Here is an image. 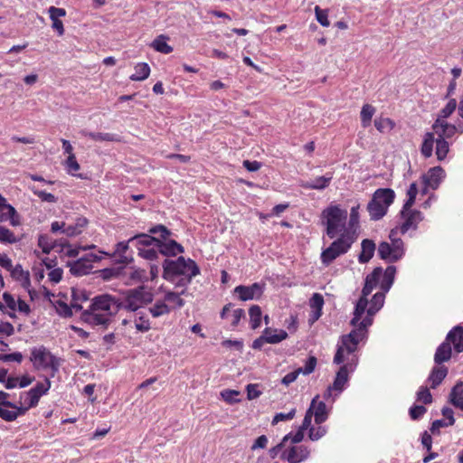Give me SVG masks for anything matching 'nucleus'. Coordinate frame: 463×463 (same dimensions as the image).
Masks as SVG:
<instances>
[{
  "label": "nucleus",
  "instance_id": "obj_1",
  "mask_svg": "<svg viewBox=\"0 0 463 463\" xmlns=\"http://www.w3.org/2000/svg\"><path fill=\"white\" fill-rule=\"evenodd\" d=\"M360 342L343 335L338 344L336 353L334 356V363L342 364L336 373L332 388L336 392L335 396L341 393L346 385L349 374L353 373L358 363V356L355 354Z\"/></svg>",
  "mask_w": 463,
  "mask_h": 463
},
{
  "label": "nucleus",
  "instance_id": "obj_2",
  "mask_svg": "<svg viewBox=\"0 0 463 463\" xmlns=\"http://www.w3.org/2000/svg\"><path fill=\"white\" fill-rule=\"evenodd\" d=\"M118 310V298L109 294H101L92 298L89 308L82 312L81 317L90 325L107 327Z\"/></svg>",
  "mask_w": 463,
  "mask_h": 463
},
{
  "label": "nucleus",
  "instance_id": "obj_3",
  "mask_svg": "<svg viewBox=\"0 0 463 463\" xmlns=\"http://www.w3.org/2000/svg\"><path fill=\"white\" fill-rule=\"evenodd\" d=\"M200 273V269L192 259L179 257L176 260H165L163 263V278L175 285L186 288L193 278Z\"/></svg>",
  "mask_w": 463,
  "mask_h": 463
},
{
  "label": "nucleus",
  "instance_id": "obj_4",
  "mask_svg": "<svg viewBox=\"0 0 463 463\" xmlns=\"http://www.w3.org/2000/svg\"><path fill=\"white\" fill-rule=\"evenodd\" d=\"M385 293H375L371 301L369 302L366 309L365 316L362 317L356 325H352L354 329L346 335L348 338L354 339L358 342H364L367 338L368 328L373 325L374 315L383 307Z\"/></svg>",
  "mask_w": 463,
  "mask_h": 463
},
{
  "label": "nucleus",
  "instance_id": "obj_5",
  "mask_svg": "<svg viewBox=\"0 0 463 463\" xmlns=\"http://www.w3.org/2000/svg\"><path fill=\"white\" fill-rule=\"evenodd\" d=\"M395 193L391 188H379L374 191L366 210L372 221L383 219L393 203Z\"/></svg>",
  "mask_w": 463,
  "mask_h": 463
},
{
  "label": "nucleus",
  "instance_id": "obj_6",
  "mask_svg": "<svg viewBox=\"0 0 463 463\" xmlns=\"http://www.w3.org/2000/svg\"><path fill=\"white\" fill-rule=\"evenodd\" d=\"M323 223L326 226V234L330 239L345 231L347 211L338 205H330L322 212Z\"/></svg>",
  "mask_w": 463,
  "mask_h": 463
},
{
  "label": "nucleus",
  "instance_id": "obj_7",
  "mask_svg": "<svg viewBox=\"0 0 463 463\" xmlns=\"http://www.w3.org/2000/svg\"><path fill=\"white\" fill-rule=\"evenodd\" d=\"M382 277V268H375L373 272L367 275L365 283L362 290V295L357 300L351 325H356L358 321L364 317L365 309L369 304L367 297L372 293L374 288L378 285L380 278Z\"/></svg>",
  "mask_w": 463,
  "mask_h": 463
},
{
  "label": "nucleus",
  "instance_id": "obj_8",
  "mask_svg": "<svg viewBox=\"0 0 463 463\" xmlns=\"http://www.w3.org/2000/svg\"><path fill=\"white\" fill-rule=\"evenodd\" d=\"M153 301V294L143 286L127 291L122 300L118 299V308L128 312L139 309Z\"/></svg>",
  "mask_w": 463,
  "mask_h": 463
},
{
  "label": "nucleus",
  "instance_id": "obj_9",
  "mask_svg": "<svg viewBox=\"0 0 463 463\" xmlns=\"http://www.w3.org/2000/svg\"><path fill=\"white\" fill-rule=\"evenodd\" d=\"M354 239L349 232L340 234V237L334 241L328 248L321 253L320 259L325 266L330 265L336 258L346 253L351 248Z\"/></svg>",
  "mask_w": 463,
  "mask_h": 463
},
{
  "label": "nucleus",
  "instance_id": "obj_10",
  "mask_svg": "<svg viewBox=\"0 0 463 463\" xmlns=\"http://www.w3.org/2000/svg\"><path fill=\"white\" fill-rule=\"evenodd\" d=\"M152 234H159L165 241L158 240L157 249L162 255L165 256H176L184 252V247L174 240H166L171 234V232L164 225L158 224L149 230Z\"/></svg>",
  "mask_w": 463,
  "mask_h": 463
},
{
  "label": "nucleus",
  "instance_id": "obj_11",
  "mask_svg": "<svg viewBox=\"0 0 463 463\" xmlns=\"http://www.w3.org/2000/svg\"><path fill=\"white\" fill-rule=\"evenodd\" d=\"M30 361L36 370L52 369L53 373L59 369L56 357L43 345L34 346L31 349Z\"/></svg>",
  "mask_w": 463,
  "mask_h": 463
},
{
  "label": "nucleus",
  "instance_id": "obj_12",
  "mask_svg": "<svg viewBox=\"0 0 463 463\" xmlns=\"http://www.w3.org/2000/svg\"><path fill=\"white\" fill-rule=\"evenodd\" d=\"M130 313L131 314L128 317L121 321L118 330L124 334L127 330H130L132 328H135L137 332L139 333H146L151 329L150 320L144 311Z\"/></svg>",
  "mask_w": 463,
  "mask_h": 463
},
{
  "label": "nucleus",
  "instance_id": "obj_13",
  "mask_svg": "<svg viewBox=\"0 0 463 463\" xmlns=\"http://www.w3.org/2000/svg\"><path fill=\"white\" fill-rule=\"evenodd\" d=\"M101 260L99 256L94 253H87L74 261H69L70 271L75 276H83L89 274L93 269V263Z\"/></svg>",
  "mask_w": 463,
  "mask_h": 463
},
{
  "label": "nucleus",
  "instance_id": "obj_14",
  "mask_svg": "<svg viewBox=\"0 0 463 463\" xmlns=\"http://www.w3.org/2000/svg\"><path fill=\"white\" fill-rule=\"evenodd\" d=\"M51 388V381L48 378L44 379V382L37 383L36 385L30 389L28 392H24L20 395V399L24 401V404L28 407H35L40 398L46 394Z\"/></svg>",
  "mask_w": 463,
  "mask_h": 463
},
{
  "label": "nucleus",
  "instance_id": "obj_15",
  "mask_svg": "<svg viewBox=\"0 0 463 463\" xmlns=\"http://www.w3.org/2000/svg\"><path fill=\"white\" fill-rule=\"evenodd\" d=\"M4 302L6 306V308L10 310L7 314L11 317H14V312H18L20 315L27 317L31 313V307L28 303L20 298H15L14 296L8 292H5L3 295Z\"/></svg>",
  "mask_w": 463,
  "mask_h": 463
},
{
  "label": "nucleus",
  "instance_id": "obj_16",
  "mask_svg": "<svg viewBox=\"0 0 463 463\" xmlns=\"http://www.w3.org/2000/svg\"><path fill=\"white\" fill-rule=\"evenodd\" d=\"M265 289L264 283L255 282L250 286L240 285L234 288V293L241 301L260 299Z\"/></svg>",
  "mask_w": 463,
  "mask_h": 463
},
{
  "label": "nucleus",
  "instance_id": "obj_17",
  "mask_svg": "<svg viewBox=\"0 0 463 463\" xmlns=\"http://www.w3.org/2000/svg\"><path fill=\"white\" fill-rule=\"evenodd\" d=\"M401 214L404 219L403 222L399 227V231L402 234H405L411 229L416 230L418 224L423 220V215L420 211L411 210V208L405 213L404 207H402Z\"/></svg>",
  "mask_w": 463,
  "mask_h": 463
},
{
  "label": "nucleus",
  "instance_id": "obj_18",
  "mask_svg": "<svg viewBox=\"0 0 463 463\" xmlns=\"http://www.w3.org/2000/svg\"><path fill=\"white\" fill-rule=\"evenodd\" d=\"M310 450L307 447L293 446L288 449H285L281 454V458L289 463H300L309 458Z\"/></svg>",
  "mask_w": 463,
  "mask_h": 463
},
{
  "label": "nucleus",
  "instance_id": "obj_19",
  "mask_svg": "<svg viewBox=\"0 0 463 463\" xmlns=\"http://www.w3.org/2000/svg\"><path fill=\"white\" fill-rule=\"evenodd\" d=\"M445 176V171L441 166H434L422 175L423 184L426 185V187L436 190L444 180Z\"/></svg>",
  "mask_w": 463,
  "mask_h": 463
},
{
  "label": "nucleus",
  "instance_id": "obj_20",
  "mask_svg": "<svg viewBox=\"0 0 463 463\" xmlns=\"http://www.w3.org/2000/svg\"><path fill=\"white\" fill-rule=\"evenodd\" d=\"M129 243H132L129 240L119 241L116 244L115 250L112 254H109L107 252L103 253L110 257H114L116 261L119 264H128L133 260V257L129 252Z\"/></svg>",
  "mask_w": 463,
  "mask_h": 463
},
{
  "label": "nucleus",
  "instance_id": "obj_21",
  "mask_svg": "<svg viewBox=\"0 0 463 463\" xmlns=\"http://www.w3.org/2000/svg\"><path fill=\"white\" fill-rule=\"evenodd\" d=\"M307 410L312 411L317 424L325 422L329 415V409L326 407L325 402L319 400L318 395L313 398Z\"/></svg>",
  "mask_w": 463,
  "mask_h": 463
},
{
  "label": "nucleus",
  "instance_id": "obj_22",
  "mask_svg": "<svg viewBox=\"0 0 463 463\" xmlns=\"http://www.w3.org/2000/svg\"><path fill=\"white\" fill-rule=\"evenodd\" d=\"M432 128L439 138H443L445 140L446 138L452 137L456 133H458L456 125L449 124L443 118H437L432 125Z\"/></svg>",
  "mask_w": 463,
  "mask_h": 463
},
{
  "label": "nucleus",
  "instance_id": "obj_23",
  "mask_svg": "<svg viewBox=\"0 0 463 463\" xmlns=\"http://www.w3.org/2000/svg\"><path fill=\"white\" fill-rule=\"evenodd\" d=\"M332 179L333 175L327 173L323 176H318L308 181H302L300 186L305 189L324 190L330 184Z\"/></svg>",
  "mask_w": 463,
  "mask_h": 463
},
{
  "label": "nucleus",
  "instance_id": "obj_24",
  "mask_svg": "<svg viewBox=\"0 0 463 463\" xmlns=\"http://www.w3.org/2000/svg\"><path fill=\"white\" fill-rule=\"evenodd\" d=\"M446 342L453 345L457 353L463 352V327L456 326L447 335Z\"/></svg>",
  "mask_w": 463,
  "mask_h": 463
},
{
  "label": "nucleus",
  "instance_id": "obj_25",
  "mask_svg": "<svg viewBox=\"0 0 463 463\" xmlns=\"http://www.w3.org/2000/svg\"><path fill=\"white\" fill-rule=\"evenodd\" d=\"M186 294V288L182 289L181 292H174L172 290H165L164 300L167 302L171 309L181 308L184 306L185 302L182 296Z\"/></svg>",
  "mask_w": 463,
  "mask_h": 463
},
{
  "label": "nucleus",
  "instance_id": "obj_26",
  "mask_svg": "<svg viewBox=\"0 0 463 463\" xmlns=\"http://www.w3.org/2000/svg\"><path fill=\"white\" fill-rule=\"evenodd\" d=\"M76 294L77 292L75 290H72L73 299L72 302L71 303V306L67 305L62 301H57L55 307L57 313L60 316L63 317H70L72 316V308H75L76 310H80L82 308V307L77 302Z\"/></svg>",
  "mask_w": 463,
  "mask_h": 463
},
{
  "label": "nucleus",
  "instance_id": "obj_27",
  "mask_svg": "<svg viewBox=\"0 0 463 463\" xmlns=\"http://www.w3.org/2000/svg\"><path fill=\"white\" fill-rule=\"evenodd\" d=\"M396 274V268L394 266H388L383 271L382 269V277L380 278L379 285L383 291L388 292L392 288Z\"/></svg>",
  "mask_w": 463,
  "mask_h": 463
},
{
  "label": "nucleus",
  "instance_id": "obj_28",
  "mask_svg": "<svg viewBox=\"0 0 463 463\" xmlns=\"http://www.w3.org/2000/svg\"><path fill=\"white\" fill-rule=\"evenodd\" d=\"M262 335H264L266 342L268 344H279L281 341L287 339L288 333L283 329H274L270 327H266Z\"/></svg>",
  "mask_w": 463,
  "mask_h": 463
},
{
  "label": "nucleus",
  "instance_id": "obj_29",
  "mask_svg": "<svg viewBox=\"0 0 463 463\" xmlns=\"http://www.w3.org/2000/svg\"><path fill=\"white\" fill-rule=\"evenodd\" d=\"M11 277L19 281L23 288H28L31 285L30 275L28 271H24L20 264L15 266L12 265V269L8 270Z\"/></svg>",
  "mask_w": 463,
  "mask_h": 463
},
{
  "label": "nucleus",
  "instance_id": "obj_30",
  "mask_svg": "<svg viewBox=\"0 0 463 463\" xmlns=\"http://www.w3.org/2000/svg\"><path fill=\"white\" fill-rule=\"evenodd\" d=\"M7 221H9L13 226H18L20 224L16 210L9 203L7 207H0V222H5Z\"/></svg>",
  "mask_w": 463,
  "mask_h": 463
},
{
  "label": "nucleus",
  "instance_id": "obj_31",
  "mask_svg": "<svg viewBox=\"0 0 463 463\" xmlns=\"http://www.w3.org/2000/svg\"><path fill=\"white\" fill-rule=\"evenodd\" d=\"M129 241L135 243L137 249H145L155 244L157 246L158 240L146 233L137 234L129 239Z\"/></svg>",
  "mask_w": 463,
  "mask_h": 463
},
{
  "label": "nucleus",
  "instance_id": "obj_32",
  "mask_svg": "<svg viewBox=\"0 0 463 463\" xmlns=\"http://www.w3.org/2000/svg\"><path fill=\"white\" fill-rule=\"evenodd\" d=\"M362 250L358 256V260L360 263L368 262L373 256L375 251V244L373 241L365 239L363 240L361 243Z\"/></svg>",
  "mask_w": 463,
  "mask_h": 463
},
{
  "label": "nucleus",
  "instance_id": "obj_33",
  "mask_svg": "<svg viewBox=\"0 0 463 463\" xmlns=\"http://www.w3.org/2000/svg\"><path fill=\"white\" fill-rule=\"evenodd\" d=\"M448 374V369L445 366H436L431 370L430 374L429 375V382L430 383V387L435 389L438 387L445 377Z\"/></svg>",
  "mask_w": 463,
  "mask_h": 463
},
{
  "label": "nucleus",
  "instance_id": "obj_34",
  "mask_svg": "<svg viewBox=\"0 0 463 463\" xmlns=\"http://www.w3.org/2000/svg\"><path fill=\"white\" fill-rule=\"evenodd\" d=\"M169 37L165 34H160L155 38L150 46L156 52L169 54L173 52V47L167 43Z\"/></svg>",
  "mask_w": 463,
  "mask_h": 463
},
{
  "label": "nucleus",
  "instance_id": "obj_35",
  "mask_svg": "<svg viewBox=\"0 0 463 463\" xmlns=\"http://www.w3.org/2000/svg\"><path fill=\"white\" fill-rule=\"evenodd\" d=\"M449 402L456 408L463 411V382H458L452 388L449 394Z\"/></svg>",
  "mask_w": 463,
  "mask_h": 463
},
{
  "label": "nucleus",
  "instance_id": "obj_36",
  "mask_svg": "<svg viewBox=\"0 0 463 463\" xmlns=\"http://www.w3.org/2000/svg\"><path fill=\"white\" fill-rule=\"evenodd\" d=\"M451 346L449 343L444 341L440 344L435 353L434 361L437 364H440L444 362H447L451 357Z\"/></svg>",
  "mask_w": 463,
  "mask_h": 463
},
{
  "label": "nucleus",
  "instance_id": "obj_37",
  "mask_svg": "<svg viewBox=\"0 0 463 463\" xmlns=\"http://www.w3.org/2000/svg\"><path fill=\"white\" fill-rule=\"evenodd\" d=\"M80 135L83 137H87L94 141H109L115 142L118 141V136L112 133H100V132H90L87 130H81Z\"/></svg>",
  "mask_w": 463,
  "mask_h": 463
},
{
  "label": "nucleus",
  "instance_id": "obj_38",
  "mask_svg": "<svg viewBox=\"0 0 463 463\" xmlns=\"http://www.w3.org/2000/svg\"><path fill=\"white\" fill-rule=\"evenodd\" d=\"M171 312V307L163 299H158L149 307V313L153 317H159L168 315Z\"/></svg>",
  "mask_w": 463,
  "mask_h": 463
},
{
  "label": "nucleus",
  "instance_id": "obj_39",
  "mask_svg": "<svg viewBox=\"0 0 463 463\" xmlns=\"http://www.w3.org/2000/svg\"><path fill=\"white\" fill-rule=\"evenodd\" d=\"M150 67L146 62H139L135 66V73L129 78L134 81H142L148 78Z\"/></svg>",
  "mask_w": 463,
  "mask_h": 463
},
{
  "label": "nucleus",
  "instance_id": "obj_40",
  "mask_svg": "<svg viewBox=\"0 0 463 463\" xmlns=\"http://www.w3.org/2000/svg\"><path fill=\"white\" fill-rule=\"evenodd\" d=\"M434 142H436L434 138V133L427 132L424 135L423 142L420 147V152L424 157L429 158L432 156Z\"/></svg>",
  "mask_w": 463,
  "mask_h": 463
},
{
  "label": "nucleus",
  "instance_id": "obj_41",
  "mask_svg": "<svg viewBox=\"0 0 463 463\" xmlns=\"http://www.w3.org/2000/svg\"><path fill=\"white\" fill-rule=\"evenodd\" d=\"M378 255L382 260L389 262H395L400 259H393L392 248L389 242L383 241L378 246Z\"/></svg>",
  "mask_w": 463,
  "mask_h": 463
},
{
  "label": "nucleus",
  "instance_id": "obj_42",
  "mask_svg": "<svg viewBox=\"0 0 463 463\" xmlns=\"http://www.w3.org/2000/svg\"><path fill=\"white\" fill-rule=\"evenodd\" d=\"M250 324L252 329H256L260 326L262 312L259 306L253 305L249 309Z\"/></svg>",
  "mask_w": 463,
  "mask_h": 463
},
{
  "label": "nucleus",
  "instance_id": "obj_43",
  "mask_svg": "<svg viewBox=\"0 0 463 463\" xmlns=\"http://www.w3.org/2000/svg\"><path fill=\"white\" fill-rule=\"evenodd\" d=\"M375 113V109L370 104H364L362 108L360 116L361 123L364 128L370 126L372 118Z\"/></svg>",
  "mask_w": 463,
  "mask_h": 463
},
{
  "label": "nucleus",
  "instance_id": "obj_44",
  "mask_svg": "<svg viewBox=\"0 0 463 463\" xmlns=\"http://www.w3.org/2000/svg\"><path fill=\"white\" fill-rule=\"evenodd\" d=\"M449 151V143L443 138L436 139V156L439 161H442L446 158L448 153Z\"/></svg>",
  "mask_w": 463,
  "mask_h": 463
},
{
  "label": "nucleus",
  "instance_id": "obj_45",
  "mask_svg": "<svg viewBox=\"0 0 463 463\" xmlns=\"http://www.w3.org/2000/svg\"><path fill=\"white\" fill-rule=\"evenodd\" d=\"M38 246L43 253L48 254L55 247V241L49 235L41 234L38 238Z\"/></svg>",
  "mask_w": 463,
  "mask_h": 463
},
{
  "label": "nucleus",
  "instance_id": "obj_46",
  "mask_svg": "<svg viewBox=\"0 0 463 463\" xmlns=\"http://www.w3.org/2000/svg\"><path fill=\"white\" fill-rule=\"evenodd\" d=\"M64 167L67 173L72 176H78L76 172L80 170V164L78 163L75 155L68 156L64 161Z\"/></svg>",
  "mask_w": 463,
  "mask_h": 463
},
{
  "label": "nucleus",
  "instance_id": "obj_47",
  "mask_svg": "<svg viewBox=\"0 0 463 463\" xmlns=\"http://www.w3.org/2000/svg\"><path fill=\"white\" fill-rule=\"evenodd\" d=\"M19 241V238L9 229L0 225V242L5 244H14Z\"/></svg>",
  "mask_w": 463,
  "mask_h": 463
},
{
  "label": "nucleus",
  "instance_id": "obj_48",
  "mask_svg": "<svg viewBox=\"0 0 463 463\" xmlns=\"http://www.w3.org/2000/svg\"><path fill=\"white\" fill-rule=\"evenodd\" d=\"M241 392L236 390L225 389L220 393L222 399L229 404L238 403L241 400L239 398Z\"/></svg>",
  "mask_w": 463,
  "mask_h": 463
},
{
  "label": "nucleus",
  "instance_id": "obj_49",
  "mask_svg": "<svg viewBox=\"0 0 463 463\" xmlns=\"http://www.w3.org/2000/svg\"><path fill=\"white\" fill-rule=\"evenodd\" d=\"M129 279L135 282H146L149 280L148 275L144 269L131 268Z\"/></svg>",
  "mask_w": 463,
  "mask_h": 463
},
{
  "label": "nucleus",
  "instance_id": "obj_50",
  "mask_svg": "<svg viewBox=\"0 0 463 463\" xmlns=\"http://www.w3.org/2000/svg\"><path fill=\"white\" fill-rule=\"evenodd\" d=\"M16 405L14 407H5L0 406V417L6 421H13L19 416L17 412Z\"/></svg>",
  "mask_w": 463,
  "mask_h": 463
},
{
  "label": "nucleus",
  "instance_id": "obj_51",
  "mask_svg": "<svg viewBox=\"0 0 463 463\" xmlns=\"http://www.w3.org/2000/svg\"><path fill=\"white\" fill-rule=\"evenodd\" d=\"M417 194H418L417 184H416V183H412V184H411V185H410V187H409V189L407 191V197L408 198H407L406 202L403 204L404 212L405 213H406V211L409 208H411V206L413 205Z\"/></svg>",
  "mask_w": 463,
  "mask_h": 463
},
{
  "label": "nucleus",
  "instance_id": "obj_52",
  "mask_svg": "<svg viewBox=\"0 0 463 463\" xmlns=\"http://www.w3.org/2000/svg\"><path fill=\"white\" fill-rule=\"evenodd\" d=\"M316 19L317 21L323 26L328 27L330 25V22L328 20V10L322 9L320 6L316 5L314 8Z\"/></svg>",
  "mask_w": 463,
  "mask_h": 463
},
{
  "label": "nucleus",
  "instance_id": "obj_53",
  "mask_svg": "<svg viewBox=\"0 0 463 463\" xmlns=\"http://www.w3.org/2000/svg\"><path fill=\"white\" fill-rule=\"evenodd\" d=\"M457 108V100L455 99H450L446 106L439 111L437 118H443L447 120V118L455 111Z\"/></svg>",
  "mask_w": 463,
  "mask_h": 463
},
{
  "label": "nucleus",
  "instance_id": "obj_54",
  "mask_svg": "<svg viewBox=\"0 0 463 463\" xmlns=\"http://www.w3.org/2000/svg\"><path fill=\"white\" fill-rule=\"evenodd\" d=\"M374 126L379 132H385L392 130L394 127V123L388 118H380L374 120Z\"/></svg>",
  "mask_w": 463,
  "mask_h": 463
},
{
  "label": "nucleus",
  "instance_id": "obj_55",
  "mask_svg": "<svg viewBox=\"0 0 463 463\" xmlns=\"http://www.w3.org/2000/svg\"><path fill=\"white\" fill-rule=\"evenodd\" d=\"M392 248L393 259H402L404 255V243L402 239L392 240L390 243Z\"/></svg>",
  "mask_w": 463,
  "mask_h": 463
},
{
  "label": "nucleus",
  "instance_id": "obj_56",
  "mask_svg": "<svg viewBox=\"0 0 463 463\" xmlns=\"http://www.w3.org/2000/svg\"><path fill=\"white\" fill-rule=\"evenodd\" d=\"M327 432L326 426H319L317 428L310 427L308 431V438L312 441H316L323 438Z\"/></svg>",
  "mask_w": 463,
  "mask_h": 463
},
{
  "label": "nucleus",
  "instance_id": "obj_57",
  "mask_svg": "<svg viewBox=\"0 0 463 463\" xmlns=\"http://www.w3.org/2000/svg\"><path fill=\"white\" fill-rule=\"evenodd\" d=\"M317 364V358L312 355L307 358V360L305 363V366L299 367V368H298V370L300 371V373H302L304 375H308L315 371Z\"/></svg>",
  "mask_w": 463,
  "mask_h": 463
},
{
  "label": "nucleus",
  "instance_id": "obj_58",
  "mask_svg": "<svg viewBox=\"0 0 463 463\" xmlns=\"http://www.w3.org/2000/svg\"><path fill=\"white\" fill-rule=\"evenodd\" d=\"M417 401L421 402L424 404H430L432 402V395L427 387H420L417 392Z\"/></svg>",
  "mask_w": 463,
  "mask_h": 463
},
{
  "label": "nucleus",
  "instance_id": "obj_59",
  "mask_svg": "<svg viewBox=\"0 0 463 463\" xmlns=\"http://www.w3.org/2000/svg\"><path fill=\"white\" fill-rule=\"evenodd\" d=\"M427 411V409L422 405H413L409 410V414L411 420H417L420 419Z\"/></svg>",
  "mask_w": 463,
  "mask_h": 463
},
{
  "label": "nucleus",
  "instance_id": "obj_60",
  "mask_svg": "<svg viewBox=\"0 0 463 463\" xmlns=\"http://www.w3.org/2000/svg\"><path fill=\"white\" fill-rule=\"evenodd\" d=\"M296 415V409H291L288 413L279 412L277 413L273 420H272V425H275L279 423V421H286L292 420Z\"/></svg>",
  "mask_w": 463,
  "mask_h": 463
},
{
  "label": "nucleus",
  "instance_id": "obj_61",
  "mask_svg": "<svg viewBox=\"0 0 463 463\" xmlns=\"http://www.w3.org/2000/svg\"><path fill=\"white\" fill-rule=\"evenodd\" d=\"M309 306L312 309L322 310L324 306V298L319 293H314L309 300Z\"/></svg>",
  "mask_w": 463,
  "mask_h": 463
},
{
  "label": "nucleus",
  "instance_id": "obj_62",
  "mask_svg": "<svg viewBox=\"0 0 463 463\" xmlns=\"http://www.w3.org/2000/svg\"><path fill=\"white\" fill-rule=\"evenodd\" d=\"M32 191L43 202L52 203L57 202V197L54 194H51V193H47L45 191H40V190H37V189H34V188H32Z\"/></svg>",
  "mask_w": 463,
  "mask_h": 463
},
{
  "label": "nucleus",
  "instance_id": "obj_63",
  "mask_svg": "<svg viewBox=\"0 0 463 463\" xmlns=\"http://www.w3.org/2000/svg\"><path fill=\"white\" fill-rule=\"evenodd\" d=\"M359 209L360 204H356L353 206L350 211V218H349V228L354 229L358 225L359 222Z\"/></svg>",
  "mask_w": 463,
  "mask_h": 463
},
{
  "label": "nucleus",
  "instance_id": "obj_64",
  "mask_svg": "<svg viewBox=\"0 0 463 463\" xmlns=\"http://www.w3.org/2000/svg\"><path fill=\"white\" fill-rule=\"evenodd\" d=\"M138 255L143 259L154 260L157 258L158 252L153 248L138 249Z\"/></svg>",
  "mask_w": 463,
  "mask_h": 463
}]
</instances>
